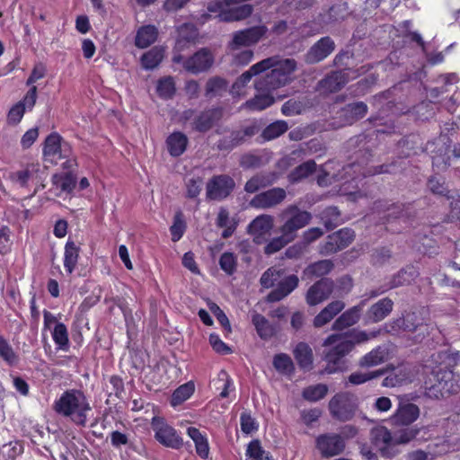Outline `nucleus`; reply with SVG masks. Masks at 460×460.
Listing matches in <instances>:
<instances>
[{
    "label": "nucleus",
    "mask_w": 460,
    "mask_h": 460,
    "mask_svg": "<svg viewBox=\"0 0 460 460\" xmlns=\"http://www.w3.org/2000/svg\"><path fill=\"white\" fill-rule=\"evenodd\" d=\"M368 108L364 102H355L346 104L338 112V118L343 126L352 125L356 121L364 118L367 113Z\"/></svg>",
    "instance_id": "23"
},
{
    "label": "nucleus",
    "mask_w": 460,
    "mask_h": 460,
    "mask_svg": "<svg viewBox=\"0 0 460 460\" xmlns=\"http://www.w3.org/2000/svg\"><path fill=\"white\" fill-rule=\"evenodd\" d=\"M246 456L249 457L250 460L271 459L270 452H267L263 449L259 439H253L248 444L246 449Z\"/></svg>",
    "instance_id": "56"
},
{
    "label": "nucleus",
    "mask_w": 460,
    "mask_h": 460,
    "mask_svg": "<svg viewBox=\"0 0 460 460\" xmlns=\"http://www.w3.org/2000/svg\"><path fill=\"white\" fill-rule=\"evenodd\" d=\"M270 62V59H263L252 65L247 71L243 72L233 84L231 93L233 95H240L242 90L252 80V78L264 72V67H266Z\"/></svg>",
    "instance_id": "26"
},
{
    "label": "nucleus",
    "mask_w": 460,
    "mask_h": 460,
    "mask_svg": "<svg viewBox=\"0 0 460 460\" xmlns=\"http://www.w3.org/2000/svg\"><path fill=\"white\" fill-rule=\"evenodd\" d=\"M23 451L24 447L22 441H10L0 447V460H26Z\"/></svg>",
    "instance_id": "39"
},
{
    "label": "nucleus",
    "mask_w": 460,
    "mask_h": 460,
    "mask_svg": "<svg viewBox=\"0 0 460 460\" xmlns=\"http://www.w3.org/2000/svg\"><path fill=\"white\" fill-rule=\"evenodd\" d=\"M348 81L347 69L332 71L318 82L317 89L323 93H337L344 87Z\"/></svg>",
    "instance_id": "21"
},
{
    "label": "nucleus",
    "mask_w": 460,
    "mask_h": 460,
    "mask_svg": "<svg viewBox=\"0 0 460 460\" xmlns=\"http://www.w3.org/2000/svg\"><path fill=\"white\" fill-rule=\"evenodd\" d=\"M80 247L74 241L68 240L65 245L64 267L68 274H71L77 264Z\"/></svg>",
    "instance_id": "44"
},
{
    "label": "nucleus",
    "mask_w": 460,
    "mask_h": 460,
    "mask_svg": "<svg viewBox=\"0 0 460 460\" xmlns=\"http://www.w3.org/2000/svg\"><path fill=\"white\" fill-rule=\"evenodd\" d=\"M384 374V371L382 370H374V371H368V372H360L356 371L351 373L345 382V386H348L349 384L352 385H363L368 381L376 379L381 377V376Z\"/></svg>",
    "instance_id": "51"
},
{
    "label": "nucleus",
    "mask_w": 460,
    "mask_h": 460,
    "mask_svg": "<svg viewBox=\"0 0 460 460\" xmlns=\"http://www.w3.org/2000/svg\"><path fill=\"white\" fill-rule=\"evenodd\" d=\"M252 323L261 340L268 341L278 332L277 327L261 314L254 313L252 316Z\"/></svg>",
    "instance_id": "33"
},
{
    "label": "nucleus",
    "mask_w": 460,
    "mask_h": 460,
    "mask_svg": "<svg viewBox=\"0 0 460 460\" xmlns=\"http://www.w3.org/2000/svg\"><path fill=\"white\" fill-rule=\"evenodd\" d=\"M158 31L154 25H145L138 29L135 45L140 49H146L152 45L157 39Z\"/></svg>",
    "instance_id": "40"
},
{
    "label": "nucleus",
    "mask_w": 460,
    "mask_h": 460,
    "mask_svg": "<svg viewBox=\"0 0 460 460\" xmlns=\"http://www.w3.org/2000/svg\"><path fill=\"white\" fill-rule=\"evenodd\" d=\"M273 227V217L270 215H261L256 217L247 227L248 234L255 239L269 233Z\"/></svg>",
    "instance_id": "34"
},
{
    "label": "nucleus",
    "mask_w": 460,
    "mask_h": 460,
    "mask_svg": "<svg viewBox=\"0 0 460 460\" xmlns=\"http://www.w3.org/2000/svg\"><path fill=\"white\" fill-rule=\"evenodd\" d=\"M220 269L227 275H233L237 267V258L230 252H224L219 258Z\"/></svg>",
    "instance_id": "64"
},
{
    "label": "nucleus",
    "mask_w": 460,
    "mask_h": 460,
    "mask_svg": "<svg viewBox=\"0 0 460 460\" xmlns=\"http://www.w3.org/2000/svg\"><path fill=\"white\" fill-rule=\"evenodd\" d=\"M0 358L9 366H16L19 362V356L14 352L13 347L3 336L0 335Z\"/></svg>",
    "instance_id": "58"
},
{
    "label": "nucleus",
    "mask_w": 460,
    "mask_h": 460,
    "mask_svg": "<svg viewBox=\"0 0 460 460\" xmlns=\"http://www.w3.org/2000/svg\"><path fill=\"white\" fill-rule=\"evenodd\" d=\"M333 288V280L328 278H322L309 288L305 294V301L310 306L316 305L328 299Z\"/></svg>",
    "instance_id": "18"
},
{
    "label": "nucleus",
    "mask_w": 460,
    "mask_h": 460,
    "mask_svg": "<svg viewBox=\"0 0 460 460\" xmlns=\"http://www.w3.org/2000/svg\"><path fill=\"white\" fill-rule=\"evenodd\" d=\"M267 59L270 62L264 67V71H270L255 82V88L261 93H270L289 84L297 66L294 58H280L274 56Z\"/></svg>",
    "instance_id": "3"
},
{
    "label": "nucleus",
    "mask_w": 460,
    "mask_h": 460,
    "mask_svg": "<svg viewBox=\"0 0 460 460\" xmlns=\"http://www.w3.org/2000/svg\"><path fill=\"white\" fill-rule=\"evenodd\" d=\"M371 443L379 450L394 438V434L385 426L374 427L370 429Z\"/></svg>",
    "instance_id": "48"
},
{
    "label": "nucleus",
    "mask_w": 460,
    "mask_h": 460,
    "mask_svg": "<svg viewBox=\"0 0 460 460\" xmlns=\"http://www.w3.org/2000/svg\"><path fill=\"white\" fill-rule=\"evenodd\" d=\"M53 411L61 417L68 418L78 427H85L92 411L89 399L81 389H67L52 404Z\"/></svg>",
    "instance_id": "2"
},
{
    "label": "nucleus",
    "mask_w": 460,
    "mask_h": 460,
    "mask_svg": "<svg viewBox=\"0 0 460 460\" xmlns=\"http://www.w3.org/2000/svg\"><path fill=\"white\" fill-rule=\"evenodd\" d=\"M345 307L341 300H335L328 304L314 318V326L320 328L331 322Z\"/></svg>",
    "instance_id": "29"
},
{
    "label": "nucleus",
    "mask_w": 460,
    "mask_h": 460,
    "mask_svg": "<svg viewBox=\"0 0 460 460\" xmlns=\"http://www.w3.org/2000/svg\"><path fill=\"white\" fill-rule=\"evenodd\" d=\"M194 393V385L188 382L180 385L172 394L171 398V404L177 406L188 400Z\"/></svg>",
    "instance_id": "57"
},
{
    "label": "nucleus",
    "mask_w": 460,
    "mask_h": 460,
    "mask_svg": "<svg viewBox=\"0 0 460 460\" xmlns=\"http://www.w3.org/2000/svg\"><path fill=\"white\" fill-rule=\"evenodd\" d=\"M316 447L323 457H332L341 454L345 448V442L341 435L327 433L316 438Z\"/></svg>",
    "instance_id": "16"
},
{
    "label": "nucleus",
    "mask_w": 460,
    "mask_h": 460,
    "mask_svg": "<svg viewBox=\"0 0 460 460\" xmlns=\"http://www.w3.org/2000/svg\"><path fill=\"white\" fill-rule=\"evenodd\" d=\"M293 241L294 240L289 236H287L286 234H281V235L272 238L266 244L264 247V252L268 255L274 254Z\"/></svg>",
    "instance_id": "62"
},
{
    "label": "nucleus",
    "mask_w": 460,
    "mask_h": 460,
    "mask_svg": "<svg viewBox=\"0 0 460 460\" xmlns=\"http://www.w3.org/2000/svg\"><path fill=\"white\" fill-rule=\"evenodd\" d=\"M288 129V125L285 120H276L262 130L261 137L263 141H270L283 135Z\"/></svg>",
    "instance_id": "50"
},
{
    "label": "nucleus",
    "mask_w": 460,
    "mask_h": 460,
    "mask_svg": "<svg viewBox=\"0 0 460 460\" xmlns=\"http://www.w3.org/2000/svg\"><path fill=\"white\" fill-rule=\"evenodd\" d=\"M279 217L282 222L279 232L286 234L293 240L297 237L298 230L306 226L312 220V214L301 209L296 205L288 206Z\"/></svg>",
    "instance_id": "7"
},
{
    "label": "nucleus",
    "mask_w": 460,
    "mask_h": 460,
    "mask_svg": "<svg viewBox=\"0 0 460 460\" xmlns=\"http://www.w3.org/2000/svg\"><path fill=\"white\" fill-rule=\"evenodd\" d=\"M420 416V408L411 402H400L393 415V421L396 425L409 426Z\"/></svg>",
    "instance_id": "24"
},
{
    "label": "nucleus",
    "mask_w": 460,
    "mask_h": 460,
    "mask_svg": "<svg viewBox=\"0 0 460 460\" xmlns=\"http://www.w3.org/2000/svg\"><path fill=\"white\" fill-rule=\"evenodd\" d=\"M164 56L162 48L154 47L141 57L142 66L146 70H152L159 66Z\"/></svg>",
    "instance_id": "47"
},
{
    "label": "nucleus",
    "mask_w": 460,
    "mask_h": 460,
    "mask_svg": "<svg viewBox=\"0 0 460 460\" xmlns=\"http://www.w3.org/2000/svg\"><path fill=\"white\" fill-rule=\"evenodd\" d=\"M40 164L31 163L21 170L10 173V180L22 188L28 186L29 181L40 172Z\"/></svg>",
    "instance_id": "37"
},
{
    "label": "nucleus",
    "mask_w": 460,
    "mask_h": 460,
    "mask_svg": "<svg viewBox=\"0 0 460 460\" xmlns=\"http://www.w3.org/2000/svg\"><path fill=\"white\" fill-rule=\"evenodd\" d=\"M328 386L324 384H317L305 387L302 392V397L308 402H315L326 396Z\"/></svg>",
    "instance_id": "54"
},
{
    "label": "nucleus",
    "mask_w": 460,
    "mask_h": 460,
    "mask_svg": "<svg viewBox=\"0 0 460 460\" xmlns=\"http://www.w3.org/2000/svg\"><path fill=\"white\" fill-rule=\"evenodd\" d=\"M420 428L417 426H407L394 434V438L397 443L401 445L407 444L417 438L420 432Z\"/></svg>",
    "instance_id": "60"
},
{
    "label": "nucleus",
    "mask_w": 460,
    "mask_h": 460,
    "mask_svg": "<svg viewBox=\"0 0 460 460\" xmlns=\"http://www.w3.org/2000/svg\"><path fill=\"white\" fill-rule=\"evenodd\" d=\"M429 312L420 308L402 314V317L393 319L384 324V332L391 335H399L401 332H414L420 331L422 336L429 333Z\"/></svg>",
    "instance_id": "5"
},
{
    "label": "nucleus",
    "mask_w": 460,
    "mask_h": 460,
    "mask_svg": "<svg viewBox=\"0 0 460 460\" xmlns=\"http://www.w3.org/2000/svg\"><path fill=\"white\" fill-rule=\"evenodd\" d=\"M418 277L419 271L417 269L412 265H407L391 276L388 282H386V285L390 290L403 286H409Z\"/></svg>",
    "instance_id": "27"
},
{
    "label": "nucleus",
    "mask_w": 460,
    "mask_h": 460,
    "mask_svg": "<svg viewBox=\"0 0 460 460\" xmlns=\"http://www.w3.org/2000/svg\"><path fill=\"white\" fill-rule=\"evenodd\" d=\"M460 390V385L454 378V373L450 370H439L435 376V384L427 388L429 397H445L454 394Z\"/></svg>",
    "instance_id": "11"
},
{
    "label": "nucleus",
    "mask_w": 460,
    "mask_h": 460,
    "mask_svg": "<svg viewBox=\"0 0 460 460\" xmlns=\"http://www.w3.org/2000/svg\"><path fill=\"white\" fill-rule=\"evenodd\" d=\"M367 304V299H363L358 305L352 306L351 308L341 314L333 323L332 329L336 331H342L348 327H350L358 323L361 315L363 307Z\"/></svg>",
    "instance_id": "25"
},
{
    "label": "nucleus",
    "mask_w": 460,
    "mask_h": 460,
    "mask_svg": "<svg viewBox=\"0 0 460 460\" xmlns=\"http://www.w3.org/2000/svg\"><path fill=\"white\" fill-rule=\"evenodd\" d=\"M378 370L384 371L381 376H385L382 381V386L387 388H393L401 386L411 381L410 370L405 366L394 367L387 365Z\"/></svg>",
    "instance_id": "19"
},
{
    "label": "nucleus",
    "mask_w": 460,
    "mask_h": 460,
    "mask_svg": "<svg viewBox=\"0 0 460 460\" xmlns=\"http://www.w3.org/2000/svg\"><path fill=\"white\" fill-rule=\"evenodd\" d=\"M272 365L277 372L282 375H291L295 371V365L289 355L278 353L273 357Z\"/></svg>",
    "instance_id": "52"
},
{
    "label": "nucleus",
    "mask_w": 460,
    "mask_h": 460,
    "mask_svg": "<svg viewBox=\"0 0 460 460\" xmlns=\"http://www.w3.org/2000/svg\"><path fill=\"white\" fill-rule=\"evenodd\" d=\"M336 48L334 40L330 36H324L315 41L304 55L307 65H315L326 59Z\"/></svg>",
    "instance_id": "15"
},
{
    "label": "nucleus",
    "mask_w": 460,
    "mask_h": 460,
    "mask_svg": "<svg viewBox=\"0 0 460 460\" xmlns=\"http://www.w3.org/2000/svg\"><path fill=\"white\" fill-rule=\"evenodd\" d=\"M260 126L256 121L242 127L239 129L233 130L231 133L237 146H242L260 132Z\"/></svg>",
    "instance_id": "45"
},
{
    "label": "nucleus",
    "mask_w": 460,
    "mask_h": 460,
    "mask_svg": "<svg viewBox=\"0 0 460 460\" xmlns=\"http://www.w3.org/2000/svg\"><path fill=\"white\" fill-rule=\"evenodd\" d=\"M268 31L265 25H256L236 31L232 34V39L227 44V49L230 51H234L243 47L248 48L256 45L266 36Z\"/></svg>",
    "instance_id": "10"
},
{
    "label": "nucleus",
    "mask_w": 460,
    "mask_h": 460,
    "mask_svg": "<svg viewBox=\"0 0 460 460\" xmlns=\"http://www.w3.org/2000/svg\"><path fill=\"white\" fill-rule=\"evenodd\" d=\"M377 146L378 140L376 131L364 132L350 137L346 142V149L349 154L351 162L343 167L345 175L354 181L367 176L394 172V163L366 167L373 157V152Z\"/></svg>",
    "instance_id": "1"
},
{
    "label": "nucleus",
    "mask_w": 460,
    "mask_h": 460,
    "mask_svg": "<svg viewBox=\"0 0 460 460\" xmlns=\"http://www.w3.org/2000/svg\"><path fill=\"white\" fill-rule=\"evenodd\" d=\"M52 338L59 349L67 351L69 338L66 326L63 323H57L52 332Z\"/></svg>",
    "instance_id": "53"
},
{
    "label": "nucleus",
    "mask_w": 460,
    "mask_h": 460,
    "mask_svg": "<svg viewBox=\"0 0 460 460\" xmlns=\"http://www.w3.org/2000/svg\"><path fill=\"white\" fill-rule=\"evenodd\" d=\"M187 434L193 440L197 454L203 459L208 458L209 446L207 438L201 434L199 429L194 427H189Z\"/></svg>",
    "instance_id": "42"
},
{
    "label": "nucleus",
    "mask_w": 460,
    "mask_h": 460,
    "mask_svg": "<svg viewBox=\"0 0 460 460\" xmlns=\"http://www.w3.org/2000/svg\"><path fill=\"white\" fill-rule=\"evenodd\" d=\"M394 309V301L389 297H384L373 304L365 314V323H376L386 318Z\"/></svg>",
    "instance_id": "22"
},
{
    "label": "nucleus",
    "mask_w": 460,
    "mask_h": 460,
    "mask_svg": "<svg viewBox=\"0 0 460 460\" xmlns=\"http://www.w3.org/2000/svg\"><path fill=\"white\" fill-rule=\"evenodd\" d=\"M334 264L331 260H321L309 264L303 271L304 276L308 279L323 277L329 274Z\"/></svg>",
    "instance_id": "41"
},
{
    "label": "nucleus",
    "mask_w": 460,
    "mask_h": 460,
    "mask_svg": "<svg viewBox=\"0 0 460 460\" xmlns=\"http://www.w3.org/2000/svg\"><path fill=\"white\" fill-rule=\"evenodd\" d=\"M316 170V164L314 160H308L296 166L288 174V181L296 183L313 174Z\"/></svg>",
    "instance_id": "46"
},
{
    "label": "nucleus",
    "mask_w": 460,
    "mask_h": 460,
    "mask_svg": "<svg viewBox=\"0 0 460 460\" xmlns=\"http://www.w3.org/2000/svg\"><path fill=\"white\" fill-rule=\"evenodd\" d=\"M227 87L226 79L218 75L211 76L206 82L204 96L208 100L221 97L226 92Z\"/></svg>",
    "instance_id": "36"
},
{
    "label": "nucleus",
    "mask_w": 460,
    "mask_h": 460,
    "mask_svg": "<svg viewBox=\"0 0 460 460\" xmlns=\"http://www.w3.org/2000/svg\"><path fill=\"white\" fill-rule=\"evenodd\" d=\"M234 187L235 182L229 175H215L207 183V198L212 200L225 199L232 193Z\"/></svg>",
    "instance_id": "14"
},
{
    "label": "nucleus",
    "mask_w": 460,
    "mask_h": 460,
    "mask_svg": "<svg viewBox=\"0 0 460 460\" xmlns=\"http://www.w3.org/2000/svg\"><path fill=\"white\" fill-rule=\"evenodd\" d=\"M253 6L250 4H243L237 6H227L221 13V22H232L244 20L252 15Z\"/></svg>",
    "instance_id": "32"
},
{
    "label": "nucleus",
    "mask_w": 460,
    "mask_h": 460,
    "mask_svg": "<svg viewBox=\"0 0 460 460\" xmlns=\"http://www.w3.org/2000/svg\"><path fill=\"white\" fill-rule=\"evenodd\" d=\"M332 419L346 422L351 420L358 410V398L350 392H340L334 394L328 403Z\"/></svg>",
    "instance_id": "6"
},
{
    "label": "nucleus",
    "mask_w": 460,
    "mask_h": 460,
    "mask_svg": "<svg viewBox=\"0 0 460 460\" xmlns=\"http://www.w3.org/2000/svg\"><path fill=\"white\" fill-rule=\"evenodd\" d=\"M70 153V145L62 141L58 133L53 132L47 137L43 147V155L46 161L57 163L58 160L69 157Z\"/></svg>",
    "instance_id": "13"
},
{
    "label": "nucleus",
    "mask_w": 460,
    "mask_h": 460,
    "mask_svg": "<svg viewBox=\"0 0 460 460\" xmlns=\"http://www.w3.org/2000/svg\"><path fill=\"white\" fill-rule=\"evenodd\" d=\"M293 354L301 369L309 371L313 368V350L307 343L298 342L293 350Z\"/></svg>",
    "instance_id": "35"
},
{
    "label": "nucleus",
    "mask_w": 460,
    "mask_h": 460,
    "mask_svg": "<svg viewBox=\"0 0 460 460\" xmlns=\"http://www.w3.org/2000/svg\"><path fill=\"white\" fill-rule=\"evenodd\" d=\"M274 102V98L270 93H262L261 94L255 95L252 99L245 102V106L250 111H262Z\"/></svg>",
    "instance_id": "55"
},
{
    "label": "nucleus",
    "mask_w": 460,
    "mask_h": 460,
    "mask_svg": "<svg viewBox=\"0 0 460 460\" xmlns=\"http://www.w3.org/2000/svg\"><path fill=\"white\" fill-rule=\"evenodd\" d=\"M55 195L60 197L63 193L70 194L76 184V178L71 172L56 173L51 178Z\"/></svg>",
    "instance_id": "28"
},
{
    "label": "nucleus",
    "mask_w": 460,
    "mask_h": 460,
    "mask_svg": "<svg viewBox=\"0 0 460 460\" xmlns=\"http://www.w3.org/2000/svg\"><path fill=\"white\" fill-rule=\"evenodd\" d=\"M222 117V108L214 107L206 109L193 118L191 122L192 129L199 133H206L217 124Z\"/></svg>",
    "instance_id": "17"
},
{
    "label": "nucleus",
    "mask_w": 460,
    "mask_h": 460,
    "mask_svg": "<svg viewBox=\"0 0 460 460\" xmlns=\"http://www.w3.org/2000/svg\"><path fill=\"white\" fill-rule=\"evenodd\" d=\"M287 197L283 188H272L255 195L250 204L255 208H270L280 204Z\"/></svg>",
    "instance_id": "20"
},
{
    "label": "nucleus",
    "mask_w": 460,
    "mask_h": 460,
    "mask_svg": "<svg viewBox=\"0 0 460 460\" xmlns=\"http://www.w3.org/2000/svg\"><path fill=\"white\" fill-rule=\"evenodd\" d=\"M268 159L258 151L243 154L240 158V166L243 169H255L263 166Z\"/></svg>",
    "instance_id": "49"
},
{
    "label": "nucleus",
    "mask_w": 460,
    "mask_h": 460,
    "mask_svg": "<svg viewBox=\"0 0 460 460\" xmlns=\"http://www.w3.org/2000/svg\"><path fill=\"white\" fill-rule=\"evenodd\" d=\"M388 349L383 346H377L358 360V366L363 368H369L384 363L387 359Z\"/></svg>",
    "instance_id": "31"
},
{
    "label": "nucleus",
    "mask_w": 460,
    "mask_h": 460,
    "mask_svg": "<svg viewBox=\"0 0 460 460\" xmlns=\"http://www.w3.org/2000/svg\"><path fill=\"white\" fill-rule=\"evenodd\" d=\"M186 230V223L183 219L181 211L175 213L173 217V223L170 227V233L172 235V242H178L183 235Z\"/></svg>",
    "instance_id": "61"
},
{
    "label": "nucleus",
    "mask_w": 460,
    "mask_h": 460,
    "mask_svg": "<svg viewBox=\"0 0 460 460\" xmlns=\"http://www.w3.org/2000/svg\"><path fill=\"white\" fill-rule=\"evenodd\" d=\"M355 233L350 228H342L329 234L319 245L322 255H330L347 248L354 240Z\"/></svg>",
    "instance_id": "12"
},
{
    "label": "nucleus",
    "mask_w": 460,
    "mask_h": 460,
    "mask_svg": "<svg viewBox=\"0 0 460 460\" xmlns=\"http://www.w3.org/2000/svg\"><path fill=\"white\" fill-rule=\"evenodd\" d=\"M284 270L271 267L261 275L260 283L264 288H270L276 285V288L267 295V302H279L287 297L298 287L299 279L296 275L291 274L282 278Z\"/></svg>",
    "instance_id": "4"
},
{
    "label": "nucleus",
    "mask_w": 460,
    "mask_h": 460,
    "mask_svg": "<svg viewBox=\"0 0 460 460\" xmlns=\"http://www.w3.org/2000/svg\"><path fill=\"white\" fill-rule=\"evenodd\" d=\"M175 91V84L172 76L161 78L157 82L156 92L161 98L164 100L171 99L174 95Z\"/></svg>",
    "instance_id": "59"
},
{
    "label": "nucleus",
    "mask_w": 460,
    "mask_h": 460,
    "mask_svg": "<svg viewBox=\"0 0 460 460\" xmlns=\"http://www.w3.org/2000/svg\"><path fill=\"white\" fill-rule=\"evenodd\" d=\"M151 428L155 432V438L164 447L179 449L183 446L181 437L164 418L158 416L153 417Z\"/></svg>",
    "instance_id": "9"
},
{
    "label": "nucleus",
    "mask_w": 460,
    "mask_h": 460,
    "mask_svg": "<svg viewBox=\"0 0 460 460\" xmlns=\"http://www.w3.org/2000/svg\"><path fill=\"white\" fill-rule=\"evenodd\" d=\"M320 219L326 230H332L343 222L341 211L335 206L324 208L320 214Z\"/></svg>",
    "instance_id": "43"
},
{
    "label": "nucleus",
    "mask_w": 460,
    "mask_h": 460,
    "mask_svg": "<svg viewBox=\"0 0 460 460\" xmlns=\"http://www.w3.org/2000/svg\"><path fill=\"white\" fill-rule=\"evenodd\" d=\"M278 179L276 172H261L257 173L244 185V190L248 193H255L260 189L272 185Z\"/></svg>",
    "instance_id": "30"
},
{
    "label": "nucleus",
    "mask_w": 460,
    "mask_h": 460,
    "mask_svg": "<svg viewBox=\"0 0 460 460\" xmlns=\"http://www.w3.org/2000/svg\"><path fill=\"white\" fill-rule=\"evenodd\" d=\"M172 60L175 64H181L187 72L192 75H199L209 70L214 64L215 58L209 49L201 48L188 58L175 52Z\"/></svg>",
    "instance_id": "8"
},
{
    "label": "nucleus",
    "mask_w": 460,
    "mask_h": 460,
    "mask_svg": "<svg viewBox=\"0 0 460 460\" xmlns=\"http://www.w3.org/2000/svg\"><path fill=\"white\" fill-rule=\"evenodd\" d=\"M166 146L168 152L172 156H180L187 148L188 137L185 134L180 131H175L168 136L166 139Z\"/></svg>",
    "instance_id": "38"
},
{
    "label": "nucleus",
    "mask_w": 460,
    "mask_h": 460,
    "mask_svg": "<svg viewBox=\"0 0 460 460\" xmlns=\"http://www.w3.org/2000/svg\"><path fill=\"white\" fill-rule=\"evenodd\" d=\"M382 332H384V327L379 328L377 330H374L371 332H366V331H356L354 330L350 334L349 338L351 341H353L354 346L356 344H361L367 342L370 340L376 339L378 337Z\"/></svg>",
    "instance_id": "63"
}]
</instances>
